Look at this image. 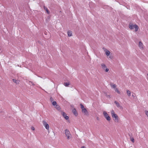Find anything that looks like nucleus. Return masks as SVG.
I'll list each match as a JSON object with an SVG mask.
<instances>
[{"label":"nucleus","mask_w":148,"mask_h":148,"mask_svg":"<svg viewBox=\"0 0 148 148\" xmlns=\"http://www.w3.org/2000/svg\"><path fill=\"white\" fill-rule=\"evenodd\" d=\"M103 50L105 54L107 57V58L110 59H112L113 58V56L112 53H110V52L107 49L103 48Z\"/></svg>","instance_id":"obj_1"},{"label":"nucleus","mask_w":148,"mask_h":148,"mask_svg":"<svg viewBox=\"0 0 148 148\" xmlns=\"http://www.w3.org/2000/svg\"><path fill=\"white\" fill-rule=\"evenodd\" d=\"M111 112L112 117L113 119L114 118V120L116 122H118V116L117 114L115 113L114 111L113 110H112L111 111Z\"/></svg>","instance_id":"obj_2"},{"label":"nucleus","mask_w":148,"mask_h":148,"mask_svg":"<svg viewBox=\"0 0 148 148\" xmlns=\"http://www.w3.org/2000/svg\"><path fill=\"white\" fill-rule=\"evenodd\" d=\"M129 27L131 29L135 28V31L136 32L138 31V26L136 24L133 25L130 24L129 25Z\"/></svg>","instance_id":"obj_3"},{"label":"nucleus","mask_w":148,"mask_h":148,"mask_svg":"<svg viewBox=\"0 0 148 148\" xmlns=\"http://www.w3.org/2000/svg\"><path fill=\"white\" fill-rule=\"evenodd\" d=\"M65 134L66 136L67 137V139H69L71 137L70 136H71V134L68 129H66L65 130Z\"/></svg>","instance_id":"obj_4"},{"label":"nucleus","mask_w":148,"mask_h":148,"mask_svg":"<svg viewBox=\"0 0 148 148\" xmlns=\"http://www.w3.org/2000/svg\"><path fill=\"white\" fill-rule=\"evenodd\" d=\"M103 114L104 116L107 121H110V120L111 118L106 112L105 111H104L103 112Z\"/></svg>","instance_id":"obj_5"},{"label":"nucleus","mask_w":148,"mask_h":148,"mask_svg":"<svg viewBox=\"0 0 148 148\" xmlns=\"http://www.w3.org/2000/svg\"><path fill=\"white\" fill-rule=\"evenodd\" d=\"M114 103L116 104V106L120 109H123L122 106L120 105V104L118 102L115 101L114 102Z\"/></svg>","instance_id":"obj_6"},{"label":"nucleus","mask_w":148,"mask_h":148,"mask_svg":"<svg viewBox=\"0 0 148 148\" xmlns=\"http://www.w3.org/2000/svg\"><path fill=\"white\" fill-rule=\"evenodd\" d=\"M43 124L46 129H49V126L46 121H43Z\"/></svg>","instance_id":"obj_7"},{"label":"nucleus","mask_w":148,"mask_h":148,"mask_svg":"<svg viewBox=\"0 0 148 148\" xmlns=\"http://www.w3.org/2000/svg\"><path fill=\"white\" fill-rule=\"evenodd\" d=\"M62 114L63 116V117L66 119L68 120L69 117L68 116H66V113L64 112H62Z\"/></svg>","instance_id":"obj_8"},{"label":"nucleus","mask_w":148,"mask_h":148,"mask_svg":"<svg viewBox=\"0 0 148 148\" xmlns=\"http://www.w3.org/2000/svg\"><path fill=\"white\" fill-rule=\"evenodd\" d=\"M82 113H84L85 115H88V112L86 109L85 108L84 109L82 110Z\"/></svg>","instance_id":"obj_9"},{"label":"nucleus","mask_w":148,"mask_h":148,"mask_svg":"<svg viewBox=\"0 0 148 148\" xmlns=\"http://www.w3.org/2000/svg\"><path fill=\"white\" fill-rule=\"evenodd\" d=\"M72 112L75 116H77L78 114L75 108H74L73 109Z\"/></svg>","instance_id":"obj_10"},{"label":"nucleus","mask_w":148,"mask_h":148,"mask_svg":"<svg viewBox=\"0 0 148 148\" xmlns=\"http://www.w3.org/2000/svg\"><path fill=\"white\" fill-rule=\"evenodd\" d=\"M139 46L140 49H143V45L141 42H139Z\"/></svg>","instance_id":"obj_11"},{"label":"nucleus","mask_w":148,"mask_h":148,"mask_svg":"<svg viewBox=\"0 0 148 148\" xmlns=\"http://www.w3.org/2000/svg\"><path fill=\"white\" fill-rule=\"evenodd\" d=\"M12 80H13V82L14 83H15L16 84H19V81H17L14 79H12Z\"/></svg>","instance_id":"obj_12"},{"label":"nucleus","mask_w":148,"mask_h":148,"mask_svg":"<svg viewBox=\"0 0 148 148\" xmlns=\"http://www.w3.org/2000/svg\"><path fill=\"white\" fill-rule=\"evenodd\" d=\"M72 35L71 31H69L68 32V35L69 37L71 36Z\"/></svg>","instance_id":"obj_13"},{"label":"nucleus","mask_w":148,"mask_h":148,"mask_svg":"<svg viewBox=\"0 0 148 148\" xmlns=\"http://www.w3.org/2000/svg\"><path fill=\"white\" fill-rule=\"evenodd\" d=\"M127 94L128 96L129 97H130L131 96V92L130 90H127Z\"/></svg>","instance_id":"obj_14"},{"label":"nucleus","mask_w":148,"mask_h":148,"mask_svg":"<svg viewBox=\"0 0 148 148\" xmlns=\"http://www.w3.org/2000/svg\"><path fill=\"white\" fill-rule=\"evenodd\" d=\"M70 84L69 82H65L64 83V85L66 86H68Z\"/></svg>","instance_id":"obj_15"},{"label":"nucleus","mask_w":148,"mask_h":148,"mask_svg":"<svg viewBox=\"0 0 148 148\" xmlns=\"http://www.w3.org/2000/svg\"><path fill=\"white\" fill-rule=\"evenodd\" d=\"M44 9L45 10H46L47 13L48 14H49V13H50V12L47 9V8H45V7L44 8Z\"/></svg>","instance_id":"obj_16"},{"label":"nucleus","mask_w":148,"mask_h":148,"mask_svg":"<svg viewBox=\"0 0 148 148\" xmlns=\"http://www.w3.org/2000/svg\"><path fill=\"white\" fill-rule=\"evenodd\" d=\"M52 104L53 106H55L56 105L57 103L56 101H53V102H52Z\"/></svg>","instance_id":"obj_17"},{"label":"nucleus","mask_w":148,"mask_h":148,"mask_svg":"<svg viewBox=\"0 0 148 148\" xmlns=\"http://www.w3.org/2000/svg\"><path fill=\"white\" fill-rule=\"evenodd\" d=\"M55 107L57 109H58V110H59L60 109V107L57 104H56V105L55 106Z\"/></svg>","instance_id":"obj_18"},{"label":"nucleus","mask_w":148,"mask_h":148,"mask_svg":"<svg viewBox=\"0 0 148 148\" xmlns=\"http://www.w3.org/2000/svg\"><path fill=\"white\" fill-rule=\"evenodd\" d=\"M102 66V69L104 70H105V69L106 68V65H101Z\"/></svg>","instance_id":"obj_19"},{"label":"nucleus","mask_w":148,"mask_h":148,"mask_svg":"<svg viewBox=\"0 0 148 148\" xmlns=\"http://www.w3.org/2000/svg\"><path fill=\"white\" fill-rule=\"evenodd\" d=\"M110 85L111 86V87H112V88H116V85L115 84H111Z\"/></svg>","instance_id":"obj_20"},{"label":"nucleus","mask_w":148,"mask_h":148,"mask_svg":"<svg viewBox=\"0 0 148 148\" xmlns=\"http://www.w3.org/2000/svg\"><path fill=\"white\" fill-rule=\"evenodd\" d=\"M80 106H81V109H82V110L84 109L85 108L84 106L81 103L80 104Z\"/></svg>","instance_id":"obj_21"},{"label":"nucleus","mask_w":148,"mask_h":148,"mask_svg":"<svg viewBox=\"0 0 148 148\" xmlns=\"http://www.w3.org/2000/svg\"><path fill=\"white\" fill-rule=\"evenodd\" d=\"M130 140L133 142L134 143V140L133 138V137H131V138H130Z\"/></svg>","instance_id":"obj_22"},{"label":"nucleus","mask_w":148,"mask_h":148,"mask_svg":"<svg viewBox=\"0 0 148 148\" xmlns=\"http://www.w3.org/2000/svg\"><path fill=\"white\" fill-rule=\"evenodd\" d=\"M115 91L118 94H120V91L118 90V88H116L115 89Z\"/></svg>","instance_id":"obj_23"},{"label":"nucleus","mask_w":148,"mask_h":148,"mask_svg":"<svg viewBox=\"0 0 148 148\" xmlns=\"http://www.w3.org/2000/svg\"><path fill=\"white\" fill-rule=\"evenodd\" d=\"M29 84L30 85H32L33 86H34L35 85V84H34L32 82L29 81Z\"/></svg>","instance_id":"obj_24"},{"label":"nucleus","mask_w":148,"mask_h":148,"mask_svg":"<svg viewBox=\"0 0 148 148\" xmlns=\"http://www.w3.org/2000/svg\"><path fill=\"white\" fill-rule=\"evenodd\" d=\"M50 101H51V102H52L54 100V99L52 97H51L50 98Z\"/></svg>","instance_id":"obj_25"},{"label":"nucleus","mask_w":148,"mask_h":148,"mask_svg":"<svg viewBox=\"0 0 148 148\" xmlns=\"http://www.w3.org/2000/svg\"><path fill=\"white\" fill-rule=\"evenodd\" d=\"M145 113L146 115L148 117V111L147 110L145 111Z\"/></svg>","instance_id":"obj_26"},{"label":"nucleus","mask_w":148,"mask_h":148,"mask_svg":"<svg viewBox=\"0 0 148 148\" xmlns=\"http://www.w3.org/2000/svg\"><path fill=\"white\" fill-rule=\"evenodd\" d=\"M128 135H129V136L130 137V138H131V137H132V134L131 133H129Z\"/></svg>","instance_id":"obj_27"},{"label":"nucleus","mask_w":148,"mask_h":148,"mask_svg":"<svg viewBox=\"0 0 148 148\" xmlns=\"http://www.w3.org/2000/svg\"><path fill=\"white\" fill-rule=\"evenodd\" d=\"M109 70V69L108 68H106V69H105V71L106 72H108Z\"/></svg>","instance_id":"obj_28"},{"label":"nucleus","mask_w":148,"mask_h":148,"mask_svg":"<svg viewBox=\"0 0 148 148\" xmlns=\"http://www.w3.org/2000/svg\"><path fill=\"white\" fill-rule=\"evenodd\" d=\"M31 129L32 130H35V128L34 127H31Z\"/></svg>","instance_id":"obj_29"},{"label":"nucleus","mask_w":148,"mask_h":148,"mask_svg":"<svg viewBox=\"0 0 148 148\" xmlns=\"http://www.w3.org/2000/svg\"><path fill=\"white\" fill-rule=\"evenodd\" d=\"M97 120L99 121V117H97Z\"/></svg>","instance_id":"obj_30"},{"label":"nucleus","mask_w":148,"mask_h":148,"mask_svg":"<svg viewBox=\"0 0 148 148\" xmlns=\"http://www.w3.org/2000/svg\"><path fill=\"white\" fill-rule=\"evenodd\" d=\"M81 148H86V147L85 146H83Z\"/></svg>","instance_id":"obj_31"}]
</instances>
